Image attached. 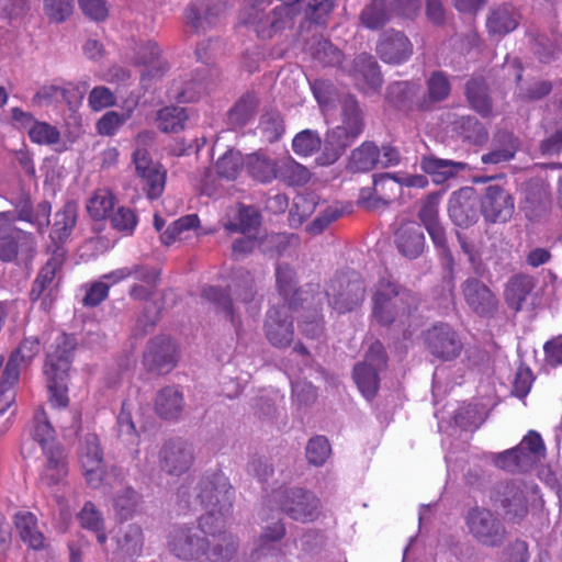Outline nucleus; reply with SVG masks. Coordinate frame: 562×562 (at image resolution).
I'll return each instance as SVG.
<instances>
[{"mask_svg":"<svg viewBox=\"0 0 562 562\" xmlns=\"http://www.w3.org/2000/svg\"><path fill=\"white\" fill-rule=\"evenodd\" d=\"M313 56L316 61L324 66H344L341 52L326 40L317 43Z\"/></svg>","mask_w":562,"mask_h":562,"instance_id":"60","label":"nucleus"},{"mask_svg":"<svg viewBox=\"0 0 562 562\" xmlns=\"http://www.w3.org/2000/svg\"><path fill=\"white\" fill-rule=\"evenodd\" d=\"M32 436L43 450L60 447L54 441V429L43 409H37L34 414Z\"/></svg>","mask_w":562,"mask_h":562,"instance_id":"50","label":"nucleus"},{"mask_svg":"<svg viewBox=\"0 0 562 562\" xmlns=\"http://www.w3.org/2000/svg\"><path fill=\"white\" fill-rule=\"evenodd\" d=\"M331 452L330 445L324 436L313 437L306 446V458L313 465H323Z\"/></svg>","mask_w":562,"mask_h":562,"instance_id":"59","label":"nucleus"},{"mask_svg":"<svg viewBox=\"0 0 562 562\" xmlns=\"http://www.w3.org/2000/svg\"><path fill=\"white\" fill-rule=\"evenodd\" d=\"M79 463L87 484L92 488L105 485L106 472L103 462V452L97 435L88 434L83 437L79 449Z\"/></svg>","mask_w":562,"mask_h":562,"instance_id":"12","label":"nucleus"},{"mask_svg":"<svg viewBox=\"0 0 562 562\" xmlns=\"http://www.w3.org/2000/svg\"><path fill=\"white\" fill-rule=\"evenodd\" d=\"M126 278H134L144 284H134L130 290V296L134 300H148L154 291L157 274L153 269L142 265L122 267L103 276V279L111 280L115 284Z\"/></svg>","mask_w":562,"mask_h":562,"instance_id":"19","label":"nucleus"},{"mask_svg":"<svg viewBox=\"0 0 562 562\" xmlns=\"http://www.w3.org/2000/svg\"><path fill=\"white\" fill-rule=\"evenodd\" d=\"M76 342L70 335L60 334L56 337L52 350L48 351L44 366V374L50 394V403L55 407L68 405V372L71 353Z\"/></svg>","mask_w":562,"mask_h":562,"instance_id":"5","label":"nucleus"},{"mask_svg":"<svg viewBox=\"0 0 562 562\" xmlns=\"http://www.w3.org/2000/svg\"><path fill=\"white\" fill-rule=\"evenodd\" d=\"M379 148L370 142L362 143L351 151L349 168L353 171H369L378 165Z\"/></svg>","mask_w":562,"mask_h":562,"instance_id":"39","label":"nucleus"},{"mask_svg":"<svg viewBox=\"0 0 562 562\" xmlns=\"http://www.w3.org/2000/svg\"><path fill=\"white\" fill-rule=\"evenodd\" d=\"M486 25L490 33L506 35L517 27L518 15L512 8H498L491 13Z\"/></svg>","mask_w":562,"mask_h":562,"instance_id":"40","label":"nucleus"},{"mask_svg":"<svg viewBox=\"0 0 562 562\" xmlns=\"http://www.w3.org/2000/svg\"><path fill=\"white\" fill-rule=\"evenodd\" d=\"M395 244L404 257L413 259L420 256L425 247V236L420 226L415 222L401 225L395 233Z\"/></svg>","mask_w":562,"mask_h":562,"instance_id":"26","label":"nucleus"},{"mask_svg":"<svg viewBox=\"0 0 562 562\" xmlns=\"http://www.w3.org/2000/svg\"><path fill=\"white\" fill-rule=\"evenodd\" d=\"M14 527L21 540L34 550L45 547V538L38 530L37 519L31 512H18L14 515Z\"/></svg>","mask_w":562,"mask_h":562,"instance_id":"32","label":"nucleus"},{"mask_svg":"<svg viewBox=\"0 0 562 562\" xmlns=\"http://www.w3.org/2000/svg\"><path fill=\"white\" fill-rule=\"evenodd\" d=\"M206 88L205 78L192 79L183 87L172 91V97L180 102H193L206 91Z\"/></svg>","mask_w":562,"mask_h":562,"instance_id":"63","label":"nucleus"},{"mask_svg":"<svg viewBox=\"0 0 562 562\" xmlns=\"http://www.w3.org/2000/svg\"><path fill=\"white\" fill-rule=\"evenodd\" d=\"M116 553L122 558H135L142 552L144 544L143 530L135 524L120 528L115 536Z\"/></svg>","mask_w":562,"mask_h":562,"instance_id":"33","label":"nucleus"},{"mask_svg":"<svg viewBox=\"0 0 562 562\" xmlns=\"http://www.w3.org/2000/svg\"><path fill=\"white\" fill-rule=\"evenodd\" d=\"M296 521H313L319 515V499L302 488L274 492L268 501Z\"/></svg>","mask_w":562,"mask_h":562,"instance_id":"9","label":"nucleus"},{"mask_svg":"<svg viewBox=\"0 0 562 562\" xmlns=\"http://www.w3.org/2000/svg\"><path fill=\"white\" fill-rule=\"evenodd\" d=\"M321 144L322 139L317 132L304 130L295 135L292 147L295 154L307 157L319 149Z\"/></svg>","mask_w":562,"mask_h":562,"instance_id":"56","label":"nucleus"},{"mask_svg":"<svg viewBox=\"0 0 562 562\" xmlns=\"http://www.w3.org/2000/svg\"><path fill=\"white\" fill-rule=\"evenodd\" d=\"M226 9V3L222 0H193L186 8V23L194 32L204 33L222 22Z\"/></svg>","mask_w":562,"mask_h":562,"instance_id":"15","label":"nucleus"},{"mask_svg":"<svg viewBox=\"0 0 562 562\" xmlns=\"http://www.w3.org/2000/svg\"><path fill=\"white\" fill-rule=\"evenodd\" d=\"M453 125L454 131L470 143L481 144L487 138L485 127L474 116H462L456 120Z\"/></svg>","mask_w":562,"mask_h":562,"instance_id":"49","label":"nucleus"},{"mask_svg":"<svg viewBox=\"0 0 562 562\" xmlns=\"http://www.w3.org/2000/svg\"><path fill=\"white\" fill-rule=\"evenodd\" d=\"M518 139L510 133L499 132L494 137V148L482 156L484 164H501L509 161L518 150Z\"/></svg>","mask_w":562,"mask_h":562,"instance_id":"35","label":"nucleus"},{"mask_svg":"<svg viewBox=\"0 0 562 562\" xmlns=\"http://www.w3.org/2000/svg\"><path fill=\"white\" fill-rule=\"evenodd\" d=\"M199 217L195 214L186 215L175 221L160 236L165 245H170L180 238L184 231L195 228L199 225Z\"/></svg>","mask_w":562,"mask_h":562,"instance_id":"62","label":"nucleus"},{"mask_svg":"<svg viewBox=\"0 0 562 562\" xmlns=\"http://www.w3.org/2000/svg\"><path fill=\"white\" fill-rule=\"evenodd\" d=\"M162 471L170 475H181L193 462V450L189 443L180 439L166 442L159 452Z\"/></svg>","mask_w":562,"mask_h":562,"instance_id":"21","label":"nucleus"},{"mask_svg":"<svg viewBox=\"0 0 562 562\" xmlns=\"http://www.w3.org/2000/svg\"><path fill=\"white\" fill-rule=\"evenodd\" d=\"M390 20V10L385 0H372L360 13L362 25L369 30H378Z\"/></svg>","mask_w":562,"mask_h":562,"instance_id":"42","label":"nucleus"},{"mask_svg":"<svg viewBox=\"0 0 562 562\" xmlns=\"http://www.w3.org/2000/svg\"><path fill=\"white\" fill-rule=\"evenodd\" d=\"M38 351L40 342L37 339H24L20 347L12 352L5 364V381H18L20 368L26 366Z\"/></svg>","mask_w":562,"mask_h":562,"instance_id":"34","label":"nucleus"},{"mask_svg":"<svg viewBox=\"0 0 562 562\" xmlns=\"http://www.w3.org/2000/svg\"><path fill=\"white\" fill-rule=\"evenodd\" d=\"M295 239L294 235L270 234L258 239V247L263 254L271 257L281 256Z\"/></svg>","mask_w":562,"mask_h":562,"instance_id":"53","label":"nucleus"},{"mask_svg":"<svg viewBox=\"0 0 562 562\" xmlns=\"http://www.w3.org/2000/svg\"><path fill=\"white\" fill-rule=\"evenodd\" d=\"M428 88V106L430 103L445 100L451 91L448 78L441 71L432 72L427 81Z\"/></svg>","mask_w":562,"mask_h":562,"instance_id":"58","label":"nucleus"},{"mask_svg":"<svg viewBox=\"0 0 562 562\" xmlns=\"http://www.w3.org/2000/svg\"><path fill=\"white\" fill-rule=\"evenodd\" d=\"M481 205L484 217L491 222H506L514 212L512 195L499 186L486 188Z\"/></svg>","mask_w":562,"mask_h":562,"instance_id":"24","label":"nucleus"},{"mask_svg":"<svg viewBox=\"0 0 562 562\" xmlns=\"http://www.w3.org/2000/svg\"><path fill=\"white\" fill-rule=\"evenodd\" d=\"M184 408V398L182 393L173 387L167 386L161 389L155 398V411L157 415L164 419H178Z\"/></svg>","mask_w":562,"mask_h":562,"instance_id":"31","label":"nucleus"},{"mask_svg":"<svg viewBox=\"0 0 562 562\" xmlns=\"http://www.w3.org/2000/svg\"><path fill=\"white\" fill-rule=\"evenodd\" d=\"M271 0H246L240 12L239 22L254 31L260 38H271L278 32L289 27L297 8H288L278 3L270 8Z\"/></svg>","mask_w":562,"mask_h":562,"instance_id":"3","label":"nucleus"},{"mask_svg":"<svg viewBox=\"0 0 562 562\" xmlns=\"http://www.w3.org/2000/svg\"><path fill=\"white\" fill-rule=\"evenodd\" d=\"M462 293L469 308L480 316L490 317L498 310L496 294L476 278H468L463 282Z\"/></svg>","mask_w":562,"mask_h":562,"instance_id":"17","label":"nucleus"},{"mask_svg":"<svg viewBox=\"0 0 562 562\" xmlns=\"http://www.w3.org/2000/svg\"><path fill=\"white\" fill-rule=\"evenodd\" d=\"M202 297L211 304L214 311L221 314L225 319L229 321L234 327L239 326L231 297L216 286H209L203 290Z\"/></svg>","mask_w":562,"mask_h":562,"instance_id":"38","label":"nucleus"},{"mask_svg":"<svg viewBox=\"0 0 562 562\" xmlns=\"http://www.w3.org/2000/svg\"><path fill=\"white\" fill-rule=\"evenodd\" d=\"M366 288L356 272L338 274L326 289L329 304L339 313L352 311L364 300Z\"/></svg>","mask_w":562,"mask_h":562,"instance_id":"10","label":"nucleus"},{"mask_svg":"<svg viewBox=\"0 0 562 562\" xmlns=\"http://www.w3.org/2000/svg\"><path fill=\"white\" fill-rule=\"evenodd\" d=\"M376 53L384 63L401 64L412 55L413 45L402 32L392 30L382 34Z\"/></svg>","mask_w":562,"mask_h":562,"instance_id":"25","label":"nucleus"},{"mask_svg":"<svg viewBox=\"0 0 562 562\" xmlns=\"http://www.w3.org/2000/svg\"><path fill=\"white\" fill-rule=\"evenodd\" d=\"M196 498L205 513L200 518L201 531L213 537L210 560L218 562L231 559L237 549L235 537L225 531L229 520L234 492L228 480L216 474L212 479H202Z\"/></svg>","mask_w":562,"mask_h":562,"instance_id":"1","label":"nucleus"},{"mask_svg":"<svg viewBox=\"0 0 562 562\" xmlns=\"http://www.w3.org/2000/svg\"><path fill=\"white\" fill-rule=\"evenodd\" d=\"M386 356L383 345L374 341L366 352L362 362L353 368V380L367 400H372L379 390L380 372L385 368Z\"/></svg>","mask_w":562,"mask_h":562,"instance_id":"8","label":"nucleus"},{"mask_svg":"<svg viewBox=\"0 0 562 562\" xmlns=\"http://www.w3.org/2000/svg\"><path fill=\"white\" fill-rule=\"evenodd\" d=\"M260 224L259 213L249 206H241L238 211L235 222L225 225L228 232H240L243 234H251Z\"/></svg>","mask_w":562,"mask_h":562,"instance_id":"52","label":"nucleus"},{"mask_svg":"<svg viewBox=\"0 0 562 562\" xmlns=\"http://www.w3.org/2000/svg\"><path fill=\"white\" fill-rule=\"evenodd\" d=\"M493 504L504 510L507 520L520 521L528 513L526 487L520 482L499 483L491 494Z\"/></svg>","mask_w":562,"mask_h":562,"instance_id":"14","label":"nucleus"},{"mask_svg":"<svg viewBox=\"0 0 562 562\" xmlns=\"http://www.w3.org/2000/svg\"><path fill=\"white\" fill-rule=\"evenodd\" d=\"M71 89V83H68L67 86L45 85L36 91L32 102L37 106H48L60 102H67L70 104L71 100L69 94Z\"/></svg>","mask_w":562,"mask_h":562,"instance_id":"41","label":"nucleus"},{"mask_svg":"<svg viewBox=\"0 0 562 562\" xmlns=\"http://www.w3.org/2000/svg\"><path fill=\"white\" fill-rule=\"evenodd\" d=\"M46 461L41 472L42 485L52 487L60 484L68 474L66 454L61 447L43 450Z\"/></svg>","mask_w":562,"mask_h":562,"instance_id":"28","label":"nucleus"},{"mask_svg":"<svg viewBox=\"0 0 562 562\" xmlns=\"http://www.w3.org/2000/svg\"><path fill=\"white\" fill-rule=\"evenodd\" d=\"M130 119V113H117L109 111L97 122V131L100 135L111 136L120 126Z\"/></svg>","mask_w":562,"mask_h":562,"instance_id":"64","label":"nucleus"},{"mask_svg":"<svg viewBox=\"0 0 562 562\" xmlns=\"http://www.w3.org/2000/svg\"><path fill=\"white\" fill-rule=\"evenodd\" d=\"M27 134L30 139L38 145H55L60 139V132L55 125L37 120L30 126Z\"/></svg>","mask_w":562,"mask_h":562,"instance_id":"54","label":"nucleus"},{"mask_svg":"<svg viewBox=\"0 0 562 562\" xmlns=\"http://www.w3.org/2000/svg\"><path fill=\"white\" fill-rule=\"evenodd\" d=\"M78 519L82 528L95 533L97 540L100 544L105 543L106 535L104 532L103 517L91 502H87L83 505L78 515Z\"/></svg>","mask_w":562,"mask_h":562,"instance_id":"45","label":"nucleus"},{"mask_svg":"<svg viewBox=\"0 0 562 562\" xmlns=\"http://www.w3.org/2000/svg\"><path fill=\"white\" fill-rule=\"evenodd\" d=\"M364 123L357 100L347 95L341 102V123L327 132L323 153L317 157L322 166L333 165L363 132Z\"/></svg>","mask_w":562,"mask_h":562,"instance_id":"2","label":"nucleus"},{"mask_svg":"<svg viewBox=\"0 0 562 562\" xmlns=\"http://www.w3.org/2000/svg\"><path fill=\"white\" fill-rule=\"evenodd\" d=\"M145 364L158 373L169 372L177 362V347L168 337L153 339L144 355Z\"/></svg>","mask_w":562,"mask_h":562,"instance_id":"23","label":"nucleus"},{"mask_svg":"<svg viewBox=\"0 0 562 562\" xmlns=\"http://www.w3.org/2000/svg\"><path fill=\"white\" fill-rule=\"evenodd\" d=\"M76 223V215L71 207H65L56 213L55 222L50 233L53 240L63 243L68 238Z\"/></svg>","mask_w":562,"mask_h":562,"instance_id":"55","label":"nucleus"},{"mask_svg":"<svg viewBox=\"0 0 562 562\" xmlns=\"http://www.w3.org/2000/svg\"><path fill=\"white\" fill-rule=\"evenodd\" d=\"M418 304L417 297L406 290H401L389 279H381L373 289L372 316L383 326L395 322L404 323Z\"/></svg>","mask_w":562,"mask_h":562,"instance_id":"4","label":"nucleus"},{"mask_svg":"<svg viewBox=\"0 0 562 562\" xmlns=\"http://www.w3.org/2000/svg\"><path fill=\"white\" fill-rule=\"evenodd\" d=\"M477 198L472 188H462L453 192L449 200V216L460 227L473 225L479 217Z\"/></svg>","mask_w":562,"mask_h":562,"instance_id":"22","label":"nucleus"},{"mask_svg":"<svg viewBox=\"0 0 562 562\" xmlns=\"http://www.w3.org/2000/svg\"><path fill=\"white\" fill-rule=\"evenodd\" d=\"M341 69L352 78L355 85L364 94H373L382 86L380 67L370 54H359L352 61L345 64Z\"/></svg>","mask_w":562,"mask_h":562,"instance_id":"16","label":"nucleus"},{"mask_svg":"<svg viewBox=\"0 0 562 562\" xmlns=\"http://www.w3.org/2000/svg\"><path fill=\"white\" fill-rule=\"evenodd\" d=\"M373 190L375 195H381L383 204H389L398 195L400 186L394 173H382L374 178Z\"/></svg>","mask_w":562,"mask_h":562,"instance_id":"57","label":"nucleus"},{"mask_svg":"<svg viewBox=\"0 0 562 562\" xmlns=\"http://www.w3.org/2000/svg\"><path fill=\"white\" fill-rule=\"evenodd\" d=\"M276 281L280 295L283 297L288 306H294L293 296L301 295L296 289L295 274L293 269L283 263H279L276 268Z\"/></svg>","mask_w":562,"mask_h":562,"instance_id":"43","label":"nucleus"},{"mask_svg":"<svg viewBox=\"0 0 562 562\" xmlns=\"http://www.w3.org/2000/svg\"><path fill=\"white\" fill-rule=\"evenodd\" d=\"M533 288L535 280L532 277L517 274L510 278L504 293L507 304L515 311H519Z\"/></svg>","mask_w":562,"mask_h":562,"instance_id":"37","label":"nucleus"},{"mask_svg":"<svg viewBox=\"0 0 562 562\" xmlns=\"http://www.w3.org/2000/svg\"><path fill=\"white\" fill-rule=\"evenodd\" d=\"M467 97L471 106L481 115H488L492 103L486 92V83L483 79H473L467 83Z\"/></svg>","mask_w":562,"mask_h":562,"instance_id":"48","label":"nucleus"},{"mask_svg":"<svg viewBox=\"0 0 562 562\" xmlns=\"http://www.w3.org/2000/svg\"><path fill=\"white\" fill-rule=\"evenodd\" d=\"M467 525L470 533L481 544L498 547L506 537V529L502 521L490 509L474 507L467 515Z\"/></svg>","mask_w":562,"mask_h":562,"instance_id":"11","label":"nucleus"},{"mask_svg":"<svg viewBox=\"0 0 562 562\" xmlns=\"http://www.w3.org/2000/svg\"><path fill=\"white\" fill-rule=\"evenodd\" d=\"M247 172L257 181L269 183L278 178L279 162L263 154L255 153L245 161Z\"/></svg>","mask_w":562,"mask_h":562,"instance_id":"36","label":"nucleus"},{"mask_svg":"<svg viewBox=\"0 0 562 562\" xmlns=\"http://www.w3.org/2000/svg\"><path fill=\"white\" fill-rule=\"evenodd\" d=\"M244 166L241 154L238 150L229 149L217 159L215 168L221 178L235 180Z\"/></svg>","mask_w":562,"mask_h":562,"instance_id":"51","label":"nucleus"},{"mask_svg":"<svg viewBox=\"0 0 562 562\" xmlns=\"http://www.w3.org/2000/svg\"><path fill=\"white\" fill-rule=\"evenodd\" d=\"M27 239L29 235L13 227V216L8 212L0 213V259L10 261L18 254V241Z\"/></svg>","mask_w":562,"mask_h":562,"instance_id":"30","label":"nucleus"},{"mask_svg":"<svg viewBox=\"0 0 562 562\" xmlns=\"http://www.w3.org/2000/svg\"><path fill=\"white\" fill-rule=\"evenodd\" d=\"M154 140V133L145 131L137 134L136 149L132 155L135 172L139 186L150 200L158 199L166 186L167 171L162 166L154 161L147 151V146Z\"/></svg>","mask_w":562,"mask_h":562,"instance_id":"6","label":"nucleus"},{"mask_svg":"<svg viewBox=\"0 0 562 562\" xmlns=\"http://www.w3.org/2000/svg\"><path fill=\"white\" fill-rule=\"evenodd\" d=\"M387 101L398 109H406L416 105L420 109H427L428 102L424 98L422 99V89L418 85L400 81L389 86Z\"/></svg>","mask_w":562,"mask_h":562,"instance_id":"27","label":"nucleus"},{"mask_svg":"<svg viewBox=\"0 0 562 562\" xmlns=\"http://www.w3.org/2000/svg\"><path fill=\"white\" fill-rule=\"evenodd\" d=\"M292 307L283 303L271 307L267 313L266 337L274 347L285 348L293 340V323L289 314Z\"/></svg>","mask_w":562,"mask_h":562,"instance_id":"18","label":"nucleus"},{"mask_svg":"<svg viewBox=\"0 0 562 562\" xmlns=\"http://www.w3.org/2000/svg\"><path fill=\"white\" fill-rule=\"evenodd\" d=\"M113 206L114 195L106 188L97 189L87 202L89 215L97 221L105 218Z\"/></svg>","mask_w":562,"mask_h":562,"instance_id":"47","label":"nucleus"},{"mask_svg":"<svg viewBox=\"0 0 562 562\" xmlns=\"http://www.w3.org/2000/svg\"><path fill=\"white\" fill-rule=\"evenodd\" d=\"M188 119L186 110L180 106H166L157 112L156 122L165 133H178L184 127Z\"/></svg>","mask_w":562,"mask_h":562,"instance_id":"44","label":"nucleus"},{"mask_svg":"<svg viewBox=\"0 0 562 562\" xmlns=\"http://www.w3.org/2000/svg\"><path fill=\"white\" fill-rule=\"evenodd\" d=\"M205 540L190 527H175L168 538L169 550L181 560L198 559L205 551Z\"/></svg>","mask_w":562,"mask_h":562,"instance_id":"20","label":"nucleus"},{"mask_svg":"<svg viewBox=\"0 0 562 562\" xmlns=\"http://www.w3.org/2000/svg\"><path fill=\"white\" fill-rule=\"evenodd\" d=\"M544 454L546 447L541 436L530 430L517 447L497 454L494 463L509 472L528 471L538 464Z\"/></svg>","mask_w":562,"mask_h":562,"instance_id":"7","label":"nucleus"},{"mask_svg":"<svg viewBox=\"0 0 562 562\" xmlns=\"http://www.w3.org/2000/svg\"><path fill=\"white\" fill-rule=\"evenodd\" d=\"M43 10L49 21L60 23L71 15L74 0H44Z\"/></svg>","mask_w":562,"mask_h":562,"instance_id":"61","label":"nucleus"},{"mask_svg":"<svg viewBox=\"0 0 562 562\" xmlns=\"http://www.w3.org/2000/svg\"><path fill=\"white\" fill-rule=\"evenodd\" d=\"M425 345L435 358L442 361L457 359L463 350L459 334L446 323L436 324L425 333Z\"/></svg>","mask_w":562,"mask_h":562,"instance_id":"13","label":"nucleus"},{"mask_svg":"<svg viewBox=\"0 0 562 562\" xmlns=\"http://www.w3.org/2000/svg\"><path fill=\"white\" fill-rule=\"evenodd\" d=\"M420 168L435 183L440 184L465 170L467 164L428 155L422 158Z\"/></svg>","mask_w":562,"mask_h":562,"instance_id":"29","label":"nucleus"},{"mask_svg":"<svg viewBox=\"0 0 562 562\" xmlns=\"http://www.w3.org/2000/svg\"><path fill=\"white\" fill-rule=\"evenodd\" d=\"M311 178L310 171L292 158H284L279 161L278 178L289 186H303Z\"/></svg>","mask_w":562,"mask_h":562,"instance_id":"46","label":"nucleus"}]
</instances>
